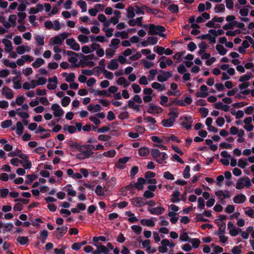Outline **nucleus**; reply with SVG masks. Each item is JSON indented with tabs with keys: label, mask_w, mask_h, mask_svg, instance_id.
Masks as SVG:
<instances>
[{
	"label": "nucleus",
	"mask_w": 254,
	"mask_h": 254,
	"mask_svg": "<svg viewBox=\"0 0 254 254\" xmlns=\"http://www.w3.org/2000/svg\"><path fill=\"white\" fill-rule=\"evenodd\" d=\"M94 147L92 145L86 144L82 145L79 148V153L77 154L76 158L80 160H84L90 157L93 154L92 150Z\"/></svg>",
	"instance_id": "1"
},
{
	"label": "nucleus",
	"mask_w": 254,
	"mask_h": 254,
	"mask_svg": "<svg viewBox=\"0 0 254 254\" xmlns=\"http://www.w3.org/2000/svg\"><path fill=\"white\" fill-rule=\"evenodd\" d=\"M151 153L152 157L158 163H167L166 160L168 158V156L165 152H160L158 149H152Z\"/></svg>",
	"instance_id": "2"
},
{
	"label": "nucleus",
	"mask_w": 254,
	"mask_h": 254,
	"mask_svg": "<svg viewBox=\"0 0 254 254\" xmlns=\"http://www.w3.org/2000/svg\"><path fill=\"white\" fill-rule=\"evenodd\" d=\"M165 31V28L164 26L160 25H155L154 24H150L149 26L148 33L150 35H159L162 37H165L166 35L163 33V32Z\"/></svg>",
	"instance_id": "3"
},
{
	"label": "nucleus",
	"mask_w": 254,
	"mask_h": 254,
	"mask_svg": "<svg viewBox=\"0 0 254 254\" xmlns=\"http://www.w3.org/2000/svg\"><path fill=\"white\" fill-rule=\"evenodd\" d=\"M98 19L102 23L103 26L109 27L111 23L114 25L118 24L119 22V18H117L115 16L112 17L110 20H108L106 17L103 14H99L98 15Z\"/></svg>",
	"instance_id": "4"
},
{
	"label": "nucleus",
	"mask_w": 254,
	"mask_h": 254,
	"mask_svg": "<svg viewBox=\"0 0 254 254\" xmlns=\"http://www.w3.org/2000/svg\"><path fill=\"white\" fill-rule=\"evenodd\" d=\"M252 185L251 180L248 177H242L236 183V188L242 190L244 188H250Z\"/></svg>",
	"instance_id": "5"
},
{
	"label": "nucleus",
	"mask_w": 254,
	"mask_h": 254,
	"mask_svg": "<svg viewBox=\"0 0 254 254\" xmlns=\"http://www.w3.org/2000/svg\"><path fill=\"white\" fill-rule=\"evenodd\" d=\"M215 194L218 198L220 202L224 204V199L231 197L230 192L228 190H219L215 191Z\"/></svg>",
	"instance_id": "6"
},
{
	"label": "nucleus",
	"mask_w": 254,
	"mask_h": 254,
	"mask_svg": "<svg viewBox=\"0 0 254 254\" xmlns=\"http://www.w3.org/2000/svg\"><path fill=\"white\" fill-rule=\"evenodd\" d=\"M181 126L186 129H189L191 127L193 122L192 118L191 116H183L180 118Z\"/></svg>",
	"instance_id": "7"
},
{
	"label": "nucleus",
	"mask_w": 254,
	"mask_h": 254,
	"mask_svg": "<svg viewBox=\"0 0 254 254\" xmlns=\"http://www.w3.org/2000/svg\"><path fill=\"white\" fill-rule=\"evenodd\" d=\"M66 54L69 56L68 61L70 63L74 64L75 66H78L79 65L77 64L78 62L77 54L71 51H67Z\"/></svg>",
	"instance_id": "8"
},
{
	"label": "nucleus",
	"mask_w": 254,
	"mask_h": 254,
	"mask_svg": "<svg viewBox=\"0 0 254 254\" xmlns=\"http://www.w3.org/2000/svg\"><path fill=\"white\" fill-rule=\"evenodd\" d=\"M48 81L49 83L47 85V88L49 90H55L57 88L58 83V79L56 76L49 78L48 79Z\"/></svg>",
	"instance_id": "9"
},
{
	"label": "nucleus",
	"mask_w": 254,
	"mask_h": 254,
	"mask_svg": "<svg viewBox=\"0 0 254 254\" xmlns=\"http://www.w3.org/2000/svg\"><path fill=\"white\" fill-rule=\"evenodd\" d=\"M145 183V180L143 178H139L137 179V182H136L133 185H128L127 188L128 190L131 189L133 188H135L138 190H141L143 188V185Z\"/></svg>",
	"instance_id": "10"
},
{
	"label": "nucleus",
	"mask_w": 254,
	"mask_h": 254,
	"mask_svg": "<svg viewBox=\"0 0 254 254\" xmlns=\"http://www.w3.org/2000/svg\"><path fill=\"white\" fill-rule=\"evenodd\" d=\"M51 109L54 112L53 114L54 116L56 117H61L64 113L63 110L58 104H54L52 105L51 106Z\"/></svg>",
	"instance_id": "11"
},
{
	"label": "nucleus",
	"mask_w": 254,
	"mask_h": 254,
	"mask_svg": "<svg viewBox=\"0 0 254 254\" xmlns=\"http://www.w3.org/2000/svg\"><path fill=\"white\" fill-rule=\"evenodd\" d=\"M66 44L70 47V48L75 51H78L80 50V46L76 42L74 38L67 39L66 40Z\"/></svg>",
	"instance_id": "12"
},
{
	"label": "nucleus",
	"mask_w": 254,
	"mask_h": 254,
	"mask_svg": "<svg viewBox=\"0 0 254 254\" xmlns=\"http://www.w3.org/2000/svg\"><path fill=\"white\" fill-rule=\"evenodd\" d=\"M131 202L135 207H141L145 205V199L141 197H134L131 199Z\"/></svg>",
	"instance_id": "13"
},
{
	"label": "nucleus",
	"mask_w": 254,
	"mask_h": 254,
	"mask_svg": "<svg viewBox=\"0 0 254 254\" xmlns=\"http://www.w3.org/2000/svg\"><path fill=\"white\" fill-rule=\"evenodd\" d=\"M160 60L161 61L160 62L159 65L162 69L165 68L167 66L171 65L173 63V62L171 59H167L165 56L161 57Z\"/></svg>",
	"instance_id": "14"
},
{
	"label": "nucleus",
	"mask_w": 254,
	"mask_h": 254,
	"mask_svg": "<svg viewBox=\"0 0 254 254\" xmlns=\"http://www.w3.org/2000/svg\"><path fill=\"white\" fill-rule=\"evenodd\" d=\"M1 93L7 99H11L13 97V91L7 86H4L2 87Z\"/></svg>",
	"instance_id": "15"
},
{
	"label": "nucleus",
	"mask_w": 254,
	"mask_h": 254,
	"mask_svg": "<svg viewBox=\"0 0 254 254\" xmlns=\"http://www.w3.org/2000/svg\"><path fill=\"white\" fill-rule=\"evenodd\" d=\"M68 228L66 226L58 227L55 231V234L58 238L62 237L67 232Z\"/></svg>",
	"instance_id": "16"
},
{
	"label": "nucleus",
	"mask_w": 254,
	"mask_h": 254,
	"mask_svg": "<svg viewBox=\"0 0 254 254\" xmlns=\"http://www.w3.org/2000/svg\"><path fill=\"white\" fill-rule=\"evenodd\" d=\"M172 74L169 71H162V74L157 76V80L160 82H164L168 80V78L171 77Z\"/></svg>",
	"instance_id": "17"
},
{
	"label": "nucleus",
	"mask_w": 254,
	"mask_h": 254,
	"mask_svg": "<svg viewBox=\"0 0 254 254\" xmlns=\"http://www.w3.org/2000/svg\"><path fill=\"white\" fill-rule=\"evenodd\" d=\"M31 47L28 45H22L18 46L16 48V52L19 55H22L26 52L31 51Z\"/></svg>",
	"instance_id": "18"
},
{
	"label": "nucleus",
	"mask_w": 254,
	"mask_h": 254,
	"mask_svg": "<svg viewBox=\"0 0 254 254\" xmlns=\"http://www.w3.org/2000/svg\"><path fill=\"white\" fill-rule=\"evenodd\" d=\"M200 91L197 92L195 96L197 98L201 97V98H205L206 97L208 93L207 92L208 88L207 86L205 85H202L200 86Z\"/></svg>",
	"instance_id": "19"
},
{
	"label": "nucleus",
	"mask_w": 254,
	"mask_h": 254,
	"mask_svg": "<svg viewBox=\"0 0 254 254\" xmlns=\"http://www.w3.org/2000/svg\"><path fill=\"white\" fill-rule=\"evenodd\" d=\"M129 159L128 157H125L120 158L118 162L116 164L115 166L120 169H123L125 167V164Z\"/></svg>",
	"instance_id": "20"
},
{
	"label": "nucleus",
	"mask_w": 254,
	"mask_h": 254,
	"mask_svg": "<svg viewBox=\"0 0 254 254\" xmlns=\"http://www.w3.org/2000/svg\"><path fill=\"white\" fill-rule=\"evenodd\" d=\"M145 8V11L149 14H152L158 17H163V13L157 9L151 8L148 6L144 7Z\"/></svg>",
	"instance_id": "21"
},
{
	"label": "nucleus",
	"mask_w": 254,
	"mask_h": 254,
	"mask_svg": "<svg viewBox=\"0 0 254 254\" xmlns=\"http://www.w3.org/2000/svg\"><path fill=\"white\" fill-rule=\"evenodd\" d=\"M162 111L163 110L160 107L155 105H150L147 110L148 113L151 114H160Z\"/></svg>",
	"instance_id": "22"
},
{
	"label": "nucleus",
	"mask_w": 254,
	"mask_h": 254,
	"mask_svg": "<svg viewBox=\"0 0 254 254\" xmlns=\"http://www.w3.org/2000/svg\"><path fill=\"white\" fill-rule=\"evenodd\" d=\"M246 200V196L242 193L237 194L233 198L234 202L237 204L243 203Z\"/></svg>",
	"instance_id": "23"
},
{
	"label": "nucleus",
	"mask_w": 254,
	"mask_h": 254,
	"mask_svg": "<svg viewBox=\"0 0 254 254\" xmlns=\"http://www.w3.org/2000/svg\"><path fill=\"white\" fill-rule=\"evenodd\" d=\"M118 61L116 59L111 60L107 65V68L111 70H115L118 69Z\"/></svg>",
	"instance_id": "24"
},
{
	"label": "nucleus",
	"mask_w": 254,
	"mask_h": 254,
	"mask_svg": "<svg viewBox=\"0 0 254 254\" xmlns=\"http://www.w3.org/2000/svg\"><path fill=\"white\" fill-rule=\"evenodd\" d=\"M165 209L163 207H157L148 209V211L151 214L154 215H160L164 213Z\"/></svg>",
	"instance_id": "25"
},
{
	"label": "nucleus",
	"mask_w": 254,
	"mask_h": 254,
	"mask_svg": "<svg viewBox=\"0 0 254 254\" xmlns=\"http://www.w3.org/2000/svg\"><path fill=\"white\" fill-rule=\"evenodd\" d=\"M250 85L249 82H244L239 85V89L242 90L241 93L244 95H248L250 91L247 88Z\"/></svg>",
	"instance_id": "26"
},
{
	"label": "nucleus",
	"mask_w": 254,
	"mask_h": 254,
	"mask_svg": "<svg viewBox=\"0 0 254 254\" xmlns=\"http://www.w3.org/2000/svg\"><path fill=\"white\" fill-rule=\"evenodd\" d=\"M63 190L66 191L67 194L69 196H75L76 194V191L70 184H68L64 187L63 188Z\"/></svg>",
	"instance_id": "27"
},
{
	"label": "nucleus",
	"mask_w": 254,
	"mask_h": 254,
	"mask_svg": "<svg viewBox=\"0 0 254 254\" xmlns=\"http://www.w3.org/2000/svg\"><path fill=\"white\" fill-rule=\"evenodd\" d=\"M2 43L5 46L4 50L5 52L9 53L12 51L13 47L12 46V43L10 40L6 39H3L2 40Z\"/></svg>",
	"instance_id": "28"
},
{
	"label": "nucleus",
	"mask_w": 254,
	"mask_h": 254,
	"mask_svg": "<svg viewBox=\"0 0 254 254\" xmlns=\"http://www.w3.org/2000/svg\"><path fill=\"white\" fill-rule=\"evenodd\" d=\"M43 9V6L42 4L38 3L35 7H31L30 8L29 13L30 14H36L40 11H42Z\"/></svg>",
	"instance_id": "29"
},
{
	"label": "nucleus",
	"mask_w": 254,
	"mask_h": 254,
	"mask_svg": "<svg viewBox=\"0 0 254 254\" xmlns=\"http://www.w3.org/2000/svg\"><path fill=\"white\" fill-rule=\"evenodd\" d=\"M4 228L3 232H10L13 228V225L11 223L4 224L0 221V228Z\"/></svg>",
	"instance_id": "30"
},
{
	"label": "nucleus",
	"mask_w": 254,
	"mask_h": 254,
	"mask_svg": "<svg viewBox=\"0 0 254 254\" xmlns=\"http://www.w3.org/2000/svg\"><path fill=\"white\" fill-rule=\"evenodd\" d=\"M87 109L92 113L98 112L101 110V106L99 104H96L95 105L89 104L87 106Z\"/></svg>",
	"instance_id": "31"
},
{
	"label": "nucleus",
	"mask_w": 254,
	"mask_h": 254,
	"mask_svg": "<svg viewBox=\"0 0 254 254\" xmlns=\"http://www.w3.org/2000/svg\"><path fill=\"white\" fill-rule=\"evenodd\" d=\"M20 164L25 169H29L32 166V163L30 161L28 160V157L25 159H21Z\"/></svg>",
	"instance_id": "32"
},
{
	"label": "nucleus",
	"mask_w": 254,
	"mask_h": 254,
	"mask_svg": "<svg viewBox=\"0 0 254 254\" xmlns=\"http://www.w3.org/2000/svg\"><path fill=\"white\" fill-rule=\"evenodd\" d=\"M117 83L119 85H123L124 87L126 88L128 87L130 83L128 82L124 77H119L117 81Z\"/></svg>",
	"instance_id": "33"
},
{
	"label": "nucleus",
	"mask_w": 254,
	"mask_h": 254,
	"mask_svg": "<svg viewBox=\"0 0 254 254\" xmlns=\"http://www.w3.org/2000/svg\"><path fill=\"white\" fill-rule=\"evenodd\" d=\"M125 215L128 217V220L131 223L136 222L138 221L137 218L134 216V214L129 211H126Z\"/></svg>",
	"instance_id": "34"
},
{
	"label": "nucleus",
	"mask_w": 254,
	"mask_h": 254,
	"mask_svg": "<svg viewBox=\"0 0 254 254\" xmlns=\"http://www.w3.org/2000/svg\"><path fill=\"white\" fill-rule=\"evenodd\" d=\"M140 223L143 226H147L150 227H154L155 226V223L153 219H143L140 220Z\"/></svg>",
	"instance_id": "35"
},
{
	"label": "nucleus",
	"mask_w": 254,
	"mask_h": 254,
	"mask_svg": "<svg viewBox=\"0 0 254 254\" xmlns=\"http://www.w3.org/2000/svg\"><path fill=\"white\" fill-rule=\"evenodd\" d=\"M215 108L217 109H221L224 112H227L229 109V106L223 104L221 102H217L215 104Z\"/></svg>",
	"instance_id": "36"
},
{
	"label": "nucleus",
	"mask_w": 254,
	"mask_h": 254,
	"mask_svg": "<svg viewBox=\"0 0 254 254\" xmlns=\"http://www.w3.org/2000/svg\"><path fill=\"white\" fill-rule=\"evenodd\" d=\"M149 152L150 150L147 147H141L138 151L139 155L142 157L147 156L149 154Z\"/></svg>",
	"instance_id": "37"
},
{
	"label": "nucleus",
	"mask_w": 254,
	"mask_h": 254,
	"mask_svg": "<svg viewBox=\"0 0 254 254\" xmlns=\"http://www.w3.org/2000/svg\"><path fill=\"white\" fill-rule=\"evenodd\" d=\"M45 63V61L43 59L39 58L36 59V60L32 63V65L33 67L37 68L41 65H43Z\"/></svg>",
	"instance_id": "38"
},
{
	"label": "nucleus",
	"mask_w": 254,
	"mask_h": 254,
	"mask_svg": "<svg viewBox=\"0 0 254 254\" xmlns=\"http://www.w3.org/2000/svg\"><path fill=\"white\" fill-rule=\"evenodd\" d=\"M23 130L24 127L22 123L20 121L17 122L16 124V133L18 135H21L23 132Z\"/></svg>",
	"instance_id": "39"
},
{
	"label": "nucleus",
	"mask_w": 254,
	"mask_h": 254,
	"mask_svg": "<svg viewBox=\"0 0 254 254\" xmlns=\"http://www.w3.org/2000/svg\"><path fill=\"white\" fill-rule=\"evenodd\" d=\"M120 40L118 38H114L111 40L109 47L115 49L116 50L119 48Z\"/></svg>",
	"instance_id": "40"
},
{
	"label": "nucleus",
	"mask_w": 254,
	"mask_h": 254,
	"mask_svg": "<svg viewBox=\"0 0 254 254\" xmlns=\"http://www.w3.org/2000/svg\"><path fill=\"white\" fill-rule=\"evenodd\" d=\"M134 7L135 11L137 14H144V10H145V8L144 7H146V5L144 4H141V5L135 4Z\"/></svg>",
	"instance_id": "41"
},
{
	"label": "nucleus",
	"mask_w": 254,
	"mask_h": 254,
	"mask_svg": "<svg viewBox=\"0 0 254 254\" xmlns=\"http://www.w3.org/2000/svg\"><path fill=\"white\" fill-rule=\"evenodd\" d=\"M135 16V9L133 6H129L127 9V17L128 18H132Z\"/></svg>",
	"instance_id": "42"
},
{
	"label": "nucleus",
	"mask_w": 254,
	"mask_h": 254,
	"mask_svg": "<svg viewBox=\"0 0 254 254\" xmlns=\"http://www.w3.org/2000/svg\"><path fill=\"white\" fill-rule=\"evenodd\" d=\"M116 50L114 49L111 47H109L107 48L105 51V55L106 57L108 59H110L112 58L115 54Z\"/></svg>",
	"instance_id": "43"
},
{
	"label": "nucleus",
	"mask_w": 254,
	"mask_h": 254,
	"mask_svg": "<svg viewBox=\"0 0 254 254\" xmlns=\"http://www.w3.org/2000/svg\"><path fill=\"white\" fill-rule=\"evenodd\" d=\"M151 86L153 88L158 90L159 91H163L166 90L165 86L163 84H161L160 83L154 82L152 83Z\"/></svg>",
	"instance_id": "44"
},
{
	"label": "nucleus",
	"mask_w": 254,
	"mask_h": 254,
	"mask_svg": "<svg viewBox=\"0 0 254 254\" xmlns=\"http://www.w3.org/2000/svg\"><path fill=\"white\" fill-rule=\"evenodd\" d=\"M219 227L218 234H223L225 231L226 224L223 222H220L218 221V222L216 223Z\"/></svg>",
	"instance_id": "45"
},
{
	"label": "nucleus",
	"mask_w": 254,
	"mask_h": 254,
	"mask_svg": "<svg viewBox=\"0 0 254 254\" xmlns=\"http://www.w3.org/2000/svg\"><path fill=\"white\" fill-rule=\"evenodd\" d=\"M44 38L45 37L43 36L40 35H35L34 36V39L36 42L37 43V44L42 46L45 44Z\"/></svg>",
	"instance_id": "46"
},
{
	"label": "nucleus",
	"mask_w": 254,
	"mask_h": 254,
	"mask_svg": "<svg viewBox=\"0 0 254 254\" xmlns=\"http://www.w3.org/2000/svg\"><path fill=\"white\" fill-rule=\"evenodd\" d=\"M62 38L59 36L54 37L50 39V43L53 45H61L62 44Z\"/></svg>",
	"instance_id": "47"
},
{
	"label": "nucleus",
	"mask_w": 254,
	"mask_h": 254,
	"mask_svg": "<svg viewBox=\"0 0 254 254\" xmlns=\"http://www.w3.org/2000/svg\"><path fill=\"white\" fill-rule=\"evenodd\" d=\"M180 196V193L179 191H175L173 192L172 195V198L171 201L174 203H177L180 201V199L179 196Z\"/></svg>",
	"instance_id": "48"
},
{
	"label": "nucleus",
	"mask_w": 254,
	"mask_h": 254,
	"mask_svg": "<svg viewBox=\"0 0 254 254\" xmlns=\"http://www.w3.org/2000/svg\"><path fill=\"white\" fill-rule=\"evenodd\" d=\"M94 245L97 247V249H100L103 254H109L110 251L104 245H103L101 244H94Z\"/></svg>",
	"instance_id": "49"
},
{
	"label": "nucleus",
	"mask_w": 254,
	"mask_h": 254,
	"mask_svg": "<svg viewBox=\"0 0 254 254\" xmlns=\"http://www.w3.org/2000/svg\"><path fill=\"white\" fill-rule=\"evenodd\" d=\"M216 49L218 53L222 56L225 55L227 52V50L222 45H216Z\"/></svg>",
	"instance_id": "50"
},
{
	"label": "nucleus",
	"mask_w": 254,
	"mask_h": 254,
	"mask_svg": "<svg viewBox=\"0 0 254 254\" xmlns=\"http://www.w3.org/2000/svg\"><path fill=\"white\" fill-rule=\"evenodd\" d=\"M95 192L98 196L105 195V191L103 187L100 185H97L95 189Z\"/></svg>",
	"instance_id": "51"
},
{
	"label": "nucleus",
	"mask_w": 254,
	"mask_h": 254,
	"mask_svg": "<svg viewBox=\"0 0 254 254\" xmlns=\"http://www.w3.org/2000/svg\"><path fill=\"white\" fill-rule=\"evenodd\" d=\"M253 75L251 72L247 73L246 74L240 76L239 81L243 82H248V81L251 79Z\"/></svg>",
	"instance_id": "52"
},
{
	"label": "nucleus",
	"mask_w": 254,
	"mask_h": 254,
	"mask_svg": "<svg viewBox=\"0 0 254 254\" xmlns=\"http://www.w3.org/2000/svg\"><path fill=\"white\" fill-rule=\"evenodd\" d=\"M77 40L82 44L87 43L89 41V37L83 34H79L77 36Z\"/></svg>",
	"instance_id": "53"
},
{
	"label": "nucleus",
	"mask_w": 254,
	"mask_h": 254,
	"mask_svg": "<svg viewBox=\"0 0 254 254\" xmlns=\"http://www.w3.org/2000/svg\"><path fill=\"white\" fill-rule=\"evenodd\" d=\"M174 123V122L169 119L163 120L161 122L162 125L166 127H169L173 126Z\"/></svg>",
	"instance_id": "54"
},
{
	"label": "nucleus",
	"mask_w": 254,
	"mask_h": 254,
	"mask_svg": "<svg viewBox=\"0 0 254 254\" xmlns=\"http://www.w3.org/2000/svg\"><path fill=\"white\" fill-rule=\"evenodd\" d=\"M14 153L15 156L19 157L21 159H25L28 158V156L26 154H24L22 151L18 149H16L14 151Z\"/></svg>",
	"instance_id": "55"
},
{
	"label": "nucleus",
	"mask_w": 254,
	"mask_h": 254,
	"mask_svg": "<svg viewBox=\"0 0 254 254\" xmlns=\"http://www.w3.org/2000/svg\"><path fill=\"white\" fill-rule=\"evenodd\" d=\"M4 64L7 67H10L13 69L17 67V64L15 62H11L8 60H3Z\"/></svg>",
	"instance_id": "56"
},
{
	"label": "nucleus",
	"mask_w": 254,
	"mask_h": 254,
	"mask_svg": "<svg viewBox=\"0 0 254 254\" xmlns=\"http://www.w3.org/2000/svg\"><path fill=\"white\" fill-rule=\"evenodd\" d=\"M192 245V248L193 249H197L199 247L200 244V241L199 239L194 238L191 239L190 241Z\"/></svg>",
	"instance_id": "57"
},
{
	"label": "nucleus",
	"mask_w": 254,
	"mask_h": 254,
	"mask_svg": "<svg viewBox=\"0 0 254 254\" xmlns=\"http://www.w3.org/2000/svg\"><path fill=\"white\" fill-rule=\"evenodd\" d=\"M17 115L23 119H26L29 117V114L27 112L22 111L21 108L17 109Z\"/></svg>",
	"instance_id": "58"
},
{
	"label": "nucleus",
	"mask_w": 254,
	"mask_h": 254,
	"mask_svg": "<svg viewBox=\"0 0 254 254\" xmlns=\"http://www.w3.org/2000/svg\"><path fill=\"white\" fill-rule=\"evenodd\" d=\"M29 241L28 237L25 236H19L17 238V242L21 245H26Z\"/></svg>",
	"instance_id": "59"
},
{
	"label": "nucleus",
	"mask_w": 254,
	"mask_h": 254,
	"mask_svg": "<svg viewBox=\"0 0 254 254\" xmlns=\"http://www.w3.org/2000/svg\"><path fill=\"white\" fill-rule=\"evenodd\" d=\"M180 240L182 242H189L190 241L191 239L189 236L188 233L187 232H183L180 236Z\"/></svg>",
	"instance_id": "60"
},
{
	"label": "nucleus",
	"mask_w": 254,
	"mask_h": 254,
	"mask_svg": "<svg viewBox=\"0 0 254 254\" xmlns=\"http://www.w3.org/2000/svg\"><path fill=\"white\" fill-rule=\"evenodd\" d=\"M248 8L252 9V7L250 5H247L246 7L240 10V14L243 16H247L249 13Z\"/></svg>",
	"instance_id": "61"
},
{
	"label": "nucleus",
	"mask_w": 254,
	"mask_h": 254,
	"mask_svg": "<svg viewBox=\"0 0 254 254\" xmlns=\"http://www.w3.org/2000/svg\"><path fill=\"white\" fill-rule=\"evenodd\" d=\"M238 165L242 169H244L248 165L247 160L246 159L241 158L238 161Z\"/></svg>",
	"instance_id": "62"
},
{
	"label": "nucleus",
	"mask_w": 254,
	"mask_h": 254,
	"mask_svg": "<svg viewBox=\"0 0 254 254\" xmlns=\"http://www.w3.org/2000/svg\"><path fill=\"white\" fill-rule=\"evenodd\" d=\"M209 33L214 35V36H218L222 35L224 33V31L222 29H218L216 30L211 29L209 30Z\"/></svg>",
	"instance_id": "63"
},
{
	"label": "nucleus",
	"mask_w": 254,
	"mask_h": 254,
	"mask_svg": "<svg viewBox=\"0 0 254 254\" xmlns=\"http://www.w3.org/2000/svg\"><path fill=\"white\" fill-rule=\"evenodd\" d=\"M102 72H103L104 77L106 78H107L108 79H110V80L113 79L114 75H113V72H112L111 71H108L106 69H104L102 71Z\"/></svg>",
	"instance_id": "64"
}]
</instances>
